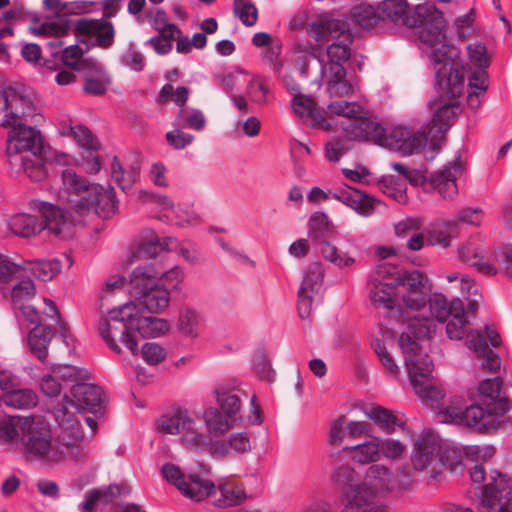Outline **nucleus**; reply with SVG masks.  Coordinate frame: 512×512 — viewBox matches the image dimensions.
<instances>
[{
  "label": "nucleus",
  "instance_id": "nucleus-45",
  "mask_svg": "<svg viewBox=\"0 0 512 512\" xmlns=\"http://www.w3.org/2000/svg\"><path fill=\"white\" fill-rule=\"evenodd\" d=\"M380 460L385 458L397 462L403 458L407 451V445L394 438H382L379 436Z\"/></svg>",
  "mask_w": 512,
  "mask_h": 512
},
{
  "label": "nucleus",
  "instance_id": "nucleus-17",
  "mask_svg": "<svg viewBox=\"0 0 512 512\" xmlns=\"http://www.w3.org/2000/svg\"><path fill=\"white\" fill-rule=\"evenodd\" d=\"M440 441L433 435H423L414 444L411 455L413 468L426 472L430 477L437 478L443 471V463L439 458Z\"/></svg>",
  "mask_w": 512,
  "mask_h": 512
},
{
  "label": "nucleus",
  "instance_id": "nucleus-9",
  "mask_svg": "<svg viewBox=\"0 0 512 512\" xmlns=\"http://www.w3.org/2000/svg\"><path fill=\"white\" fill-rule=\"evenodd\" d=\"M19 428V441L26 457L46 459L49 462H57L63 458V451L53 447L50 428L41 418L20 417Z\"/></svg>",
  "mask_w": 512,
  "mask_h": 512
},
{
  "label": "nucleus",
  "instance_id": "nucleus-23",
  "mask_svg": "<svg viewBox=\"0 0 512 512\" xmlns=\"http://www.w3.org/2000/svg\"><path fill=\"white\" fill-rule=\"evenodd\" d=\"M417 12V5L410 10L407 0H384L380 4L382 21L389 20L397 25L419 26L420 14Z\"/></svg>",
  "mask_w": 512,
  "mask_h": 512
},
{
  "label": "nucleus",
  "instance_id": "nucleus-47",
  "mask_svg": "<svg viewBox=\"0 0 512 512\" xmlns=\"http://www.w3.org/2000/svg\"><path fill=\"white\" fill-rule=\"evenodd\" d=\"M353 15L357 23L365 29L373 28L382 21L380 5L377 7L360 5L355 8Z\"/></svg>",
  "mask_w": 512,
  "mask_h": 512
},
{
  "label": "nucleus",
  "instance_id": "nucleus-30",
  "mask_svg": "<svg viewBox=\"0 0 512 512\" xmlns=\"http://www.w3.org/2000/svg\"><path fill=\"white\" fill-rule=\"evenodd\" d=\"M370 299L372 304L378 308L391 310L398 307L402 315L403 308L398 295L397 286H392L387 283H372Z\"/></svg>",
  "mask_w": 512,
  "mask_h": 512
},
{
  "label": "nucleus",
  "instance_id": "nucleus-42",
  "mask_svg": "<svg viewBox=\"0 0 512 512\" xmlns=\"http://www.w3.org/2000/svg\"><path fill=\"white\" fill-rule=\"evenodd\" d=\"M185 279V272L180 266H173L166 271H159L157 269V280L160 287L166 290L169 295L172 292L180 291Z\"/></svg>",
  "mask_w": 512,
  "mask_h": 512
},
{
  "label": "nucleus",
  "instance_id": "nucleus-2",
  "mask_svg": "<svg viewBox=\"0 0 512 512\" xmlns=\"http://www.w3.org/2000/svg\"><path fill=\"white\" fill-rule=\"evenodd\" d=\"M427 303L431 317L425 314L427 307L408 316L406 330L399 338V347L404 354L405 365L416 394L423 399L439 400L444 394L433 383V363L429 355L422 351L419 341L431 339L449 316L462 312L463 302L460 299L449 302L442 293H433Z\"/></svg>",
  "mask_w": 512,
  "mask_h": 512
},
{
  "label": "nucleus",
  "instance_id": "nucleus-7",
  "mask_svg": "<svg viewBox=\"0 0 512 512\" xmlns=\"http://www.w3.org/2000/svg\"><path fill=\"white\" fill-rule=\"evenodd\" d=\"M394 475L383 464L369 466L360 482L341 496L340 512H387L385 495L391 490Z\"/></svg>",
  "mask_w": 512,
  "mask_h": 512
},
{
  "label": "nucleus",
  "instance_id": "nucleus-13",
  "mask_svg": "<svg viewBox=\"0 0 512 512\" xmlns=\"http://www.w3.org/2000/svg\"><path fill=\"white\" fill-rule=\"evenodd\" d=\"M397 290L402 304V318L408 320L414 312H421L427 306L424 292L426 276L419 270L403 271L398 277Z\"/></svg>",
  "mask_w": 512,
  "mask_h": 512
},
{
  "label": "nucleus",
  "instance_id": "nucleus-29",
  "mask_svg": "<svg viewBox=\"0 0 512 512\" xmlns=\"http://www.w3.org/2000/svg\"><path fill=\"white\" fill-rule=\"evenodd\" d=\"M351 459L359 464H377L380 461L379 436L369 435L362 443L354 446L345 447Z\"/></svg>",
  "mask_w": 512,
  "mask_h": 512
},
{
  "label": "nucleus",
  "instance_id": "nucleus-27",
  "mask_svg": "<svg viewBox=\"0 0 512 512\" xmlns=\"http://www.w3.org/2000/svg\"><path fill=\"white\" fill-rule=\"evenodd\" d=\"M482 247L477 239H470L459 249V258L471 266L476 267L481 273L486 275H494L497 268L494 263L489 260L484 261L482 255Z\"/></svg>",
  "mask_w": 512,
  "mask_h": 512
},
{
  "label": "nucleus",
  "instance_id": "nucleus-58",
  "mask_svg": "<svg viewBox=\"0 0 512 512\" xmlns=\"http://www.w3.org/2000/svg\"><path fill=\"white\" fill-rule=\"evenodd\" d=\"M467 53L470 62L475 66V70L473 72H478L480 70L486 71L489 62L487 58V50L484 44L480 42L469 44L467 46Z\"/></svg>",
  "mask_w": 512,
  "mask_h": 512
},
{
  "label": "nucleus",
  "instance_id": "nucleus-50",
  "mask_svg": "<svg viewBox=\"0 0 512 512\" xmlns=\"http://www.w3.org/2000/svg\"><path fill=\"white\" fill-rule=\"evenodd\" d=\"M19 418L12 416H0V445H9L16 439L19 440Z\"/></svg>",
  "mask_w": 512,
  "mask_h": 512
},
{
  "label": "nucleus",
  "instance_id": "nucleus-48",
  "mask_svg": "<svg viewBox=\"0 0 512 512\" xmlns=\"http://www.w3.org/2000/svg\"><path fill=\"white\" fill-rule=\"evenodd\" d=\"M61 134L72 137L83 148L89 150L97 148V140L91 131L83 125L68 126L62 130Z\"/></svg>",
  "mask_w": 512,
  "mask_h": 512
},
{
  "label": "nucleus",
  "instance_id": "nucleus-26",
  "mask_svg": "<svg viewBox=\"0 0 512 512\" xmlns=\"http://www.w3.org/2000/svg\"><path fill=\"white\" fill-rule=\"evenodd\" d=\"M458 233L456 221L437 220L426 229L427 243L432 246L447 248L450 246L452 239L457 237Z\"/></svg>",
  "mask_w": 512,
  "mask_h": 512
},
{
  "label": "nucleus",
  "instance_id": "nucleus-44",
  "mask_svg": "<svg viewBox=\"0 0 512 512\" xmlns=\"http://www.w3.org/2000/svg\"><path fill=\"white\" fill-rule=\"evenodd\" d=\"M178 126L201 131L206 126V117L199 109L182 107L177 115Z\"/></svg>",
  "mask_w": 512,
  "mask_h": 512
},
{
  "label": "nucleus",
  "instance_id": "nucleus-5",
  "mask_svg": "<svg viewBox=\"0 0 512 512\" xmlns=\"http://www.w3.org/2000/svg\"><path fill=\"white\" fill-rule=\"evenodd\" d=\"M330 114L342 116L340 126L357 140H369L400 152L402 155L418 153L427 144L424 133H411L406 127H396L388 134L385 128L368 118V111L356 102L334 101L328 105Z\"/></svg>",
  "mask_w": 512,
  "mask_h": 512
},
{
  "label": "nucleus",
  "instance_id": "nucleus-63",
  "mask_svg": "<svg viewBox=\"0 0 512 512\" xmlns=\"http://www.w3.org/2000/svg\"><path fill=\"white\" fill-rule=\"evenodd\" d=\"M247 82V94L251 101L257 104H265L267 102L268 87L259 77H252Z\"/></svg>",
  "mask_w": 512,
  "mask_h": 512
},
{
  "label": "nucleus",
  "instance_id": "nucleus-15",
  "mask_svg": "<svg viewBox=\"0 0 512 512\" xmlns=\"http://www.w3.org/2000/svg\"><path fill=\"white\" fill-rule=\"evenodd\" d=\"M55 419L61 431L58 435L59 451H63V458L70 456L73 458L84 457L87 452L83 445V433L80 422L69 415L66 405L55 411Z\"/></svg>",
  "mask_w": 512,
  "mask_h": 512
},
{
  "label": "nucleus",
  "instance_id": "nucleus-21",
  "mask_svg": "<svg viewBox=\"0 0 512 512\" xmlns=\"http://www.w3.org/2000/svg\"><path fill=\"white\" fill-rule=\"evenodd\" d=\"M462 172L463 164L460 157H457L453 162L431 174L430 182L443 199L452 200L458 194L456 180Z\"/></svg>",
  "mask_w": 512,
  "mask_h": 512
},
{
  "label": "nucleus",
  "instance_id": "nucleus-19",
  "mask_svg": "<svg viewBox=\"0 0 512 512\" xmlns=\"http://www.w3.org/2000/svg\"><path fill=\"white\" fill-rule=\"evenodd\" d=\"M71 394L73 400L65 395L63 405L74 406L78 410L90 412L94 415L101 414L105 402L103 390L96 385L81 382L72 386Z\"/></svg>",
  "mask_w": 512,
  "mask_h": 512
},
{
  "label": "nucleus",
  "instance_id": "nucleus-14",
  "mask_svg": "<svg viewBox=\"0 0 512 512\" xmlns=\"http://www.w3.org/2000/svg\"><path fill=\"white\" fill-rule=\"evenodd\" d=\"M163 477L187 498L202 501L216 492L215 484L193 473L185 474L173 463H166L161 468Z\"/></svg>",
  "mask_w": 512,
  "mask_h": 512
},
{
  "label": "nucleus",
  "instance_id": "nucleus-12",
  "mask_svg": "<svg viewBox=\"0 0 512 512\" xmlns=\"http://www.w3.org/2000/svg\"><path fill=\"white\" fill-rule=\"evenodd\" d=\"M481 507L492 512H512V479L492 471L488 482L475 491Z\"/></svg>",
  "mask_w": 512,
  "mask_h": 512
},
{
  "label": "nucleus",
  "instance_id": "nucleus-55",
  "mask_svg": "<svg viewBox=\"0 0 512 512\" xmlns=\"http://www.w3.org/2000/svg\"><path fill=\"white\" fill-rule=\"evenodd\" d=\"M234 13L248 27L254 26L258 19V10L250 0H234Z\"/></svg>",
  "mask_w": 512,
  "mask_h": 512
},
{
  "label": "nucleus",
  "instance_id": "nucleus-16",
  "mask_svg": "<svg viewBox=\"0 0 512 512\" xmlns=\"http://www.w3.org/2000/svg\"><path fill=\"white\" fill-rule=\"evenodd\" d=\"M430 107L433 111L432 126L428 135L423 133L427 140H430L429 149L436 151L440 148V143L444 140V135L450 128L452 120L459 114L460 106L452 99L447 101L440 97L431 100Z\"/></svg>",
  "mask_w": 512,
  "mask_h": 512
},
{
  "label": "nucleus",
  "instance_id": "nucleus-46",
  "mask_svg": "<svg viewBox=\"0 0 512 512\" xmlns=\"http://www.w3.org/2000/svg\"><path fill=\"white\" fill-rule=\"evenodd\" d=\"M178 330L185 336L196 338L199 335L200 318L198 313L191 308H184L180 311Z\"/></svg>",
  "mask_w": 512,
  "mask_h": 512
},
{
  "label": "nucleus",
  "instance_id": "nucleus-54",
  "mask_svg": "<svg viewBox=\"0 0 512 512\" xmlns=\"http://www.w3.org/2000/svg\"><path fill=\"white\" fill-rule=\"evenodd\" d=\"M84 51L78 45H70L66 47L62 53V61L65 66L73 70L83 71L90 65H84V62H94L93 60L83 59Z\"/></svg>",
  "mask_w": 512,
  "mask_h": 512
},
{
  "label": "nucleus",
  "instance_id": "nucleus-60",
  "mask_svg": "<svg viewBox=\"0 0 512 512\" xmlns=\"http://www.w3.org/2000/svg\"><path fill=\"white\" fill-rule=\"evenodd\" d=\"M44 8L56 14H78L85 10L81 2H63L62 0H44Z\"/></svg>",
  "mask_w": 512,
  "mask_h": 512
},
{
  "label": "nucleus",
  "instance_id": "nucleus-8",
  "mask_svg": "<svg viewBox=\"0 0 512 512\" xmlns=\"http://www.w3.org/2000/svg\"><path fill=\"white\" fill-rule=\"evenodd\" d=\"M130 294L137 309L151 314H161L170 305V295L160 287L155 264L148 263L136 267L130 275Z\"/></svg>",
  "mask_w": 512,
  "mask_h": 512
},
{
  "label": "nucleus",
  "instance_id": "nucleus-31",
  "mask_svg": "<svg viewBox=\"0 0 512 512\" xmlns=\"http://www.w3.org/2000/svg\"><path fill=\"white\" fill-rule=\"evenodd\" d=\"M52 337V330L47 326H36L28 335V345L31 353L42 362L47 358L48 346Z\"/></svg>",
  "mask_w": 512,
  "mask_h": 512
},
{
  "label": "nucleus",
  "instance_id": "nucleus-32",
  "mask_svg": "<svg viewBox=\"0 0 512 512\" xmlns=\"http://www.w3.org/2000/svg\"><path fill=\"white\" fill-rule=\"evenodd\" d=\"M216 407H209L203 412V421L211 437H219L232 428L233 421Z\"/></svg>",
  "mask_w": 512,
  "mask_h": 512
},
{
  "label": "nucleus",
  "instance_id": "nucleus-25",
  "mask_svg": "<svg viewBox=\"0 0 512 512\" xmlns=\"http://www.w3.org/2000/svg\"><path fill=\"white\" fill-rule=\"evenodd\" d=\"M292 109L306 125L326 131L331 129L332 124L324 119L321 113L316 109L315 103L310 97L302 93L294 95Z\"/></svg>",
  "mask_w": 512,
  "mask_h": 512
},
{
  "label": "nucleus",
  "instance_id": "nucleus-35",
  "mask_svg": "<svg viewBox=\"0 0 512 512\" xmlns=\"http://www.w3.org/2000/svg\"><path fill=\"white\" fill-rule=\"evenodd\" d=\"M488 74L487 71L480 70L472 72L468 77L469 94L467 97L468 106L475 110L481 104V98L487 90Z\"/></svg>",
  "mask_w": 512,
  "mask_h": 512
},
{
  "label": "nucleus",
  "instance_id": "nucleus-56",
  "mask_svg": "<svg viewBox=\"0 0 512 512\" xmlns=\"http://www.w3.org/2000/svg\"><path fill=\"white\" fill-rule=\"evenodd\" d=\"M52 372L63 383H81L87 377V372L73 365H58L52 368Z\"/></svg>",
  "mask_w": 512,
  "mask_h": 512
},
{
  "label": "nucleus",
  "instance_id": "nucleus-61",
  "mask_svg": "<svg viewBox=\"0 0 512 512\" xmlns=\"http://www.w3.org/2000/svg\"><path fill=\"white\" fill-rule=\"evenodd\" d=\"M353 195L354 197L349 206L351 209L364 217H368L374 213V205L376 202L374 198L359 190Z\"/></svg>",
  "mask_w": 512,
  "mask_h": 512
},
{
  "label": "nucleus",
  "instance_id": "nucleus-51",
  "mask_svg": "<svg viewBox=\"0 0 512 512\" xmlns=\"http://www.w3.org/2000/svg\"><path fill=\"white\" fill-rule=\"evenodd\" d=\"M323 276L324 272L321 264L313 263L307 269L300 289H305V292L310 294H317L321 288Z\"/></svg>",
  "mask_w": 512,
  "mask_h": 512
},
{
  "label": "nucleus",
  "instance_id": "nucleus-1",
  "mask_svg": "<svg viewBox=\"0 0 512 512\" xmlns=\"http://www.w3.org/2000/svg\"><path fill=\"white\" fill-rule=\"evenodd\" d=\"M59 198L65 204L63 208L42 202L39 208L42 221L33 215L18 214L9 220V229L21 237L34 236L44 228L59 234L69 224L81 223L91 213L107 218L118 209L113 187L89 183L71 169L62 171Z\"/></svg>",
  "mask_w": 512,
  "mask_h": 512
},
{
  "label": "nucleus",
  "instance_id": "nucleus-41",
  "mask_svg": "<svg viewBox=\"0 0 512 512\" xmlns=\"http://www.w3.org/2000/svg\"><path fill=\"white\" fill-rule=\"evenodd\" d=\"M189 422L185 423L181 433L182 443L191 450H200L207 445V440L200 425L189 414Z\"/></svg>",
  "mask_w": 512,
  "mask_h": 512
},
{
  "label": "nucleus",
  "instance_id": "nucleus-22",
  "mask_svg": "<svg viewBox=\"0 0 512 512\" xmlns=\"http://www.w3.org/2000/svg\"><path fill=\"white\" fill-rule=\"evenodd\" d=\"M129 306L132 312V333L135 336L138 334L143 338H157L169 331L170 324L166 319L147 315V312L137 309L135 304H129Z\"/></svg>",
  "mask_w": 512,
  "mask_h": 512
},
{
  "label": "nucleus",
  "instance_id": "nucleus-64",
  "mask_svg": "<svg viewBox=\"0 0 512 512\" xmlns=\"http://www.w3.org/2000/svg\"><path fill=\"white\" fill-rule=\"evenodd\" d=\"M26 267L11 262L5 256L0 259V281L7 283L24 275Z\"/></svg>",
  "mask_w": 512,
  "mask_h": 512
},
{
  "label": "nucleus",
  "instance_id": "nucleus-34",
  "mask_svg": "<svg viewBox=\"0 0 512 512\" xmlns=\"http://www.w3.org/2000/svg\"><path fill=\"white\" fill-rule=\"evenodd\" d=\"M2 401L12 408L29 409L37 405L38 396L32 389L20 388L18 384L7 394H2Z\"/></svg>",
  "mask_w": 512,
  "mask_h": 512
},
{
  "label": "nucleus",
  "instance_id": "nucleus-6",
  "mask_svg": "<svg viewBox=\"0 0 512 512\" xmlns=\"http://www.w3.org/2000/svg\"><path fill=\"white\" fill-rule=\"evenodd\" d=\"M308 33L317 42H329L327 62L319 59L321 77L330 86V90L339 95H347L353 87L344 78L346 70L343 64L350 58L353 36L344 23L328 16L319 17L308 25Z\"/></svg>",
  "mask_w": 512,
  "mask_h": 512
},
{
  "label": "nucleus",
  "instance_id": "nucleus-11",
  "mask_svg": "<svg viewBox=\"0 0 512 512\" xmlns=\"http://www.w3.org/2000/svg\"><path fill=\"white\" fill-rule=\"evenodd\" d=\"M496 406L488 405L484 409L480 404L466 407L464 410L459 406L451 405L442 408L437 413V421L451 423L466 427H476L480 432L494 430L499 426Z\"/></svg>",
  "mask_w": 512,
  "mask_h": 512
},
{
  "label": "nucleus",
  "instance_id": "nucleus-59",
  "mask_svg": "<svg viewBox=\"0 0 512 512\" xmlns=\"http://www.w3.org/2000/svg\"><path fill=\"white\" fill-rule=\"evenodd\" d=\"M189 90L187 87L179 86L174 89L172 84H165L159 94V101L165 102L169 97H171L172 101L182 107H186L185 103L188 100Z\"/></svg>",
  "mask_w": 512,
  "mask_h": 512
},
{
  "label": "nucleus",
  "instance_id": "nucleus-39",
  "mask_svg": "<svg viewBox=\"0 0 512 512\" xmlns=\"http://www.w3.org/2000/svg\"><path fill=\"white\" fill-rule=\"evenodd\" d=\"M216 398L220 411L231 419L239 413L241 400L235 390L219 386L216 389Z\"/></svg>",
  "mask_w": 512,
  "mask_h": 512
},
{
  "label": "nucleus",
  "instance_id": "nucleus-43",
  "mask_svg": "<svg viewBox=\"0 0 512 512\" xmlns=\"http://www.w3.org/2000/svg\"><path fill=\"white\" fill-rule=\"evenodd\" d=\"M175 239L172 237L160 238L154 235V232H150V236H147L140 245V250L149 258H156L161 252L170 250L172 245L175 243Z\"/></svg>",
  "mask_w": 512,
  "mask_h": 512
},
{
  "label": "nucleus",
  "instance_id": "nucleus-24",
  "mask_svg": "<svg viewBox=\"0 0 512 512\" xmlns=\"http://www.w3.org/2000/svg\"><path fill=\"white\" fill-rule=\"evenodd\" d=\"M252 449L251 439L246 432H233L227 438L216 440L209 446L210 454L220 460H225L231 454H245Z\"/></svg>",
  "mask_w": 512,
  "mask_h": 512
},
{
  "label": "nucleus",
  "instance_id": "nucleus-18",
  "mask_svg": "<svg viewBox=\"0 0 512 512\" xmlns=\"http://www.w3.org/2000/svg\"><path fill=\"white\" fill-rule=\"evenodd\" d=\"M76 36L82 41L89 42L92 46L108 49L114 44V25L103 18H81L74 24Z\"/></svg>",
  "mask_w": 512,
  "mask_h": 512
},
{
  "label": "nucleus",
  "instance_id": "nucleus-3",
  "mask_svg": "<svg viewBox=\"0 0 512 512\" xmlns=\"http://www.w3.org/2000/svg\"><path fill=\"white\" fill-rule=\"evenodd\" d=\"M36 106L32 95L14 88L0 90V125L11 128L6 141V160L13 174L23 172L40 182L47 177L42 157L40 132L24 122L34 117Z\"/></svg>",
  "mask_w": 512,
  "mask_h": 512
},
{
  "label": "nucleus",
  "instance_id": "nucleus-33",
  "mask_svg": "<svg viewBox=\"0 0 512 512\" xmlns=\"http://www.w3.org/2000/svg\"><path fill=\"white\" fill-rule=\"evenodd\" d=\"M185 423L189 422V412L185 409H176L158 418L157 430L161 433L176 435L182 433Z\"/></svg>",
  "mask_w": 512,
  "mask_h": 512
},
{
  "label": "nucleus",
  "instance_id": "nucleus-52",
  "mask_svg": "<svg viewBox=\"0 0 512 512\" xmlns=\"http://www.w3.org/2000/svg\"><path fill=\"white\" fill-rule=\"evenodd\" d=\"M320 251L325 260L340 268L351 266L355 262L353 257L340 252L336 246L327 241L321 243Z\"/></svg>",
  "mask_w": 512,
  "mask_h": 512
},
{
  "label": "nucleus",
  "instance_id": "nucleus-38",
  "mask_svg": "<svg viewBox=\"0 0 512 512\" xmlns=\"http://www.w3.org/2000/svg\"><path fill=\"white\" fill-rule=\"evenodd\" d=\"M219 492L220 497L214 501V504L221 508L239 505L247 498L244 488L232 482L220 485Z\"/></svg>",
  "mask_w": 512,
  "mask_h": 512
},
{
  "label": "nucleus",
  "instance_id": "nucleus-57",
  "mask_svg": "<svg viewBox=\"0 0 512 512\" xmlns=\"http://www.w3.org/2000/svg\"><path fill=\"white\" fill-rule=\"evenodd\" d=\"M468 324L465 309L462 312L453 313L446 325L447 336L452 340H460L465 335V328Z\"/></svg>",
  "mask_w": 512,
  "mask_h": 512
},
{
  "label": "nucleus",
  "instance_id": "nucleus-20",
  "mask_svg": "<svg viewBox=\"0 0 512 512\" xmlns=\"http://www.w3.org/2000/svg\"><path fill=\"white\" fill-rule=\"evenodd\" d=\"M364 415L383 433L391 435L398 430L408 432L407 419L399 411L381 405H373L363 409Z\"/></svg>",
  "mask_w": 512,
  "mask_h": 512
},
{
  "label": "nucleus",
  "instance_id": "nucleus-62",
  "mask_svg": "<svg viewBox=\"0 0 512 512\" xmlns=\"http://www.w3.org/2000/svg\"><path fill=\"white\" fill-rule=\"evenodd\" d=\"M111 176L122 190L129 189L135 181V173L125 171L120 161L114 157L111 164Z\"/></svg>",
  "mask_w": 512,
  "mask_h": 512
},
{
  "label": "nucleus",
  "instance_id": "nucleus-37",
  "mask_svg": "<svg viewBox=\"0 0 512 512\" xmlns=\"http://www.w3.org/2000/svg\"><path fill=\"white\" fill-rule=\"evenodd\" d=\"M26 271L42 280L49 281L61 272L62 263L59 259L52 260H34L25 265Z\"/></svg>",
  "mask_w": 512,
  "mask_h": 512
},
{
  "label": "nucleus",
  "instance_id": "nucleus-28",
  "mask_svg": "<svg viewBox=\"0 0 512 512\" xmlns=\"http://www.w3.org/2000/svg\"><path fill=\"white\" fill-rule=\"evenodd\" d=\"M83 64L90 65L83 70L85 72L83 91L89 95H103L111 82L108 73L97 62H84Z\"/></svg>",
  "mask_w": 512,
  "mask_h": 512
},
{
  "label": "nucleus",
  "instance_id": "nucleus-40",
  "mask_svg": "<svg viewBox=\"0 0 512 512\" xmlns=\"http://www.w3.org/2000/svg\"><path fill=\"white\" fill-rule=\"evenodd\" d=\"M502 381L500 378L495 377L493 379H486L479 385V392L482 397V404L485 406L491 405L496 406L497 413L504 412L502 401L500 399Z\"/></svg>",
  "mask_w": 512,
  "mask_h": 512
},
{
  "label": "nucleus",
  "instance_id": "nucleus-49",
  "mask_svg": "<svg viewBox=\"0 0 512 512\" xmlns=\"http://www.w3.org/2000/svg\"><path fill=\"white\" fill-rule=\"evenodd\" d=\"M36 293V288L32 280H20L13 286L10 298L14 308H17L30 301Z\"/></svg>",
  "mask_w": 512,
  "mask_h": 512
},
{
  "label": "nucleus",
  "instance_id": "nucleus-36",
  "mask_svg": "<svg viewBox=\"0 0 512 512\" xmlns=\"http://www.w3.org/2000/svg\"><path fill=\"white\" fill-rule=\"evenodd\" d=\"M71 25V20L59 16L54 19L47 20L44 23L35 25L31 27L30 30L37 36L61 38L68 34Z\"/></svg>",
  "mask_w": 512,
  "mask_h": 512
},
{
  "label": "nucleus",
  "instance_id": "nucleus-53",
  "mask_svg": "<svg viewBox=\"0 0 512 512\" xmlns=\"http://www.w3.org/2000/svg\"><path fill=\"white\" fill-rule=\"evenodd\" d=\"M403 271L398 270L396 266L389 263L379 264L371 275L372 283H387L392 286H397L398 277H401Z\"/></svg>",
  "mask_w": 512,
  "mask_h": 512
},
{
  "label": "nucleus",
  "instance_id": "nucleus-4",
  "mask_svg": "<svg viewBox=\"0 0 512 512\" xmlns=\"http://www.w3.org/2000/svg\"><path fill=\"white\" fill-rule=\"evenodd\" d=\"M417 11L420 14L419 26L424 25L418 32L419 40L426 49L431 50L430 60L435 65H441L436 69V84L454 99L463 91L465 68L459 59L458 49L447 41L446 20L432 4H418Z\"/></svg>",
  "mask_w": 512,
  "mask_h": 512
},
{
  "label": "nucleus",
  "instance_id": "nucleus-10",
  "mask_svg": "<svg viewBox=\"0 0 512 512\" xmlns=\"http://www.w3.org/2000/svg\"><path fill=\"white\" fill-rule=\"evenodd\" d=\"M131 306L124 304L111 309L107 316L99 321L98 331L107 346L115 353L120 354L122 343L133 355H137L138 341L132 333Z\"/></svg>",
  "mask_w": 512,
  "mask_h": 512
}]
</instances>
